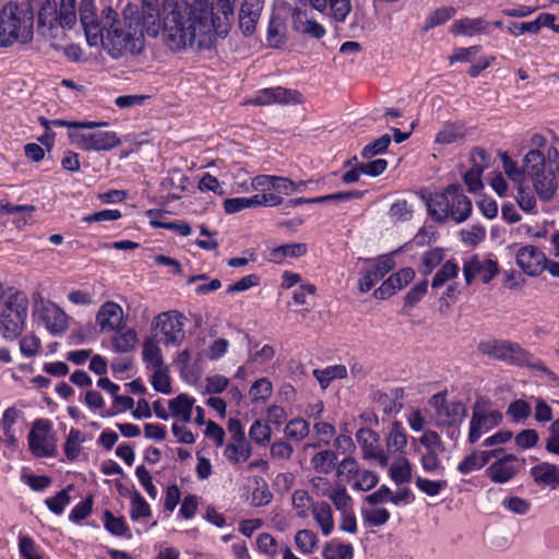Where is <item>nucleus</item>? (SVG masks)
Returning <instances> with one entry per match:
<instances>
[{"mask_svg":"<svg viewBox=\"0 0 559 559\" xmlns=\"http://www.w3.org/2000/svg\"><path fill=\"white\" fill-rule=\"evenodd\" d=\"M251 187L253 190L259 192L260 194H265V197L271 195L274 198V203H266L269 207H275L282 205L284 203L283 197L278 195L275 191L274 186V176L271 175H259L252 178Z\"/></svg>","mask_w":559,"mask_h":559,"instance_id":"obj_30","label":"nucleus"},{"mask_svg":"<svg viewBox=\"0 0 559 559\" xmlns=\"http://www.w3.org/2000/svg\"><path fill=\"white\" fill-rule=\"evenodd\" d=\"M462 270L466 285L477 281L488 284L499 273V265L495 257L476 253L464 259Z\"/></svg>","mask_w":559,"mask_h":559,"instance_id":"obj_8","label":"nucleus"},{"mask_svg":"<svg viewBox=\"0 0 559 559\" xmlns=\"http://www.w3.org/2000/svg\"><path fill=\"white\" fill-rule=\"evenodd\" d=\"M33 14L16 2L9 1L0 9V47L27 44L34 34Z\"/></svg>","mask_w":559,"mask_h":559,"instance_id":"obj_3","label":"nucleus"},{"mask_svg":"<svg viewBox=\"0 0 559 559\" xmlns=\"http://www.w3.org/2000/svg\"><path fill=\"white\" fill-rule=\"evenodd\" d=\"M531 405L524 400H515L507 408V415L515 423L527 419L531 415Z\"/></svg>","mask_w":559,"mask_h":559,"instance_id":"obj_57","label":"nucleus"},{"mask_svg":"<svg viewBox=\"0 0 559 559\" xmlns=\"http://www.w3.org/2000/svg\"><path fill=\"white\" fill-rule=\"evenodd\" d=\"M80 22L84 29L86 41L90 46H96L104 31L103 14L98 19L95 0H81L79 7Z\"/></svg>","mask_w":559,"mask_h":559,"instance_id":"obj_14","label":"nucleus"},{"mask_svg":"<svg viewBox=\"0 0 559 559\" xmlns=\"http://www.w3.org/2000/svg\"><path fill=\"white\" fill-rule=\"evenodd\" d=\"M429 405L435 409V425L442 427L451 424H462L467 415L466 405L459 400H447L444 392L433 394Z\"/></svg>","mask_w":559,"mask_h":559,"instance_id":"obj_9","label":"nucleus"},{"mask_svg":"<svg viewBox=\"0 0 559 559\" xmlns=\"http://www.w3.org/2000/svg\"><path fill=\"white\" fill-rule=\"evenodd\" d=\"M407 442V433L403 427V424L399 420H394L391 424L388 435L385 436L388 452L392 454L404 455Z\"/></svg>","mask_w":559,"mask_h":559,"instance_id":"obj_26","label":"nucleus"},{"mask_svg":"<svg viewBox=\"0 0 559 559\" xmlns=\"http://www.w3.org/2000/svg\"><path fill=\"white\" fill-rule=\"evenodd\" d=\"M361 518L370 526H382L389 521L390 512L385 508H364Z\"/></svg>","mask_w":559,"mask_h":559,"instance_id":"obj_54","label":"nucleus"},{"mask_svg":"<svg viewBox=\"0 0 559 559\" xmlns=\"http://www.w3.org/2000/svg\"><path fill=\"white\" fill-rule=\"evenodd\" d=\"M104 527L114 536L131 537L129 526L122 516H115L109 510L104 511Z\"/></svg>","mask_w":559,"mask_h":559,"instance_id":"obj_44","label":"nucleus"},{"mask_svg":"<svg viewBox=\"0 0 559 559\" xmlns=\"http://www.w3.org/2000/svg\"><path fill=\"white\" fill-rule=\"evenodd\" d=\"M151 383L153 388L163 394H169L171 392L170 378L168 374L167 367H162L152 370Z\"/></svg>","mask_w":559,"mask_h":559,"instance_id":"obj_56","label":"nucleus"},{"mask_svg":"<svg viewBox=\"0 0 559 559\" xmlns=\"http://www.w3.org/2000/svg\"><path fill=\"white\" fill-rule=\"evenodd\" d=\"M419 443L425 447L426 451H444L445 448L440 435L431 429H427L419 437Z\"/></svg>","mask_w":559,"mask_h":559,"instance_id":"obj_64","label":"nucleus"},{"mask_svg":"<svg viewBox=\"0 0 559 559\" xmlns=\"http://www.w3.org/2000/svg\"><path fill=\"white\" fill-rule=\"evenodd\" d=\"M314 503L310 495L304 489H297L292 495V504L298 518L306 519Z\"/></svg>","mask_w":559,"mask_h":559,"instance_id":"obj_45","label":"nucleus"},{"mask_svg":"<svg viewBox=\"0 0 559 559\" xmlns=\"http://www.w3.org/2000/svg\"><path fill=\"white\" fill-rule=\"evenodd\" d=\"M337 454L332 450H321L310 460L311 467L319 474L328 475L336 466Z\"/></svg>","mask_w":559,"mask_h":559,"instance_id":"obj_35","label":"nucleus"},{"mask_svg":"<svg viewBox=\"0 0 559 559\" xmlns=\"http://www.w3.org/2000/svg\"><path fill=\"white\" fill-rule=\"evenodd\" d=\"M73 489L72 485L67 486L64 489L56 493V496L45 500L47 508L55 514L60 515L63 513L66 507L70 503V491Z\"/></svg>","mask_w":559,"mask_h":559,"instance_id":"obj_49","label":"nucleus"},{"mask_svg":"<svg viewBox=\"0 0 559 559\" xmlns=\"http://www.w3.org/2000/svg\"><path fill=\"white\" fill-rule=\"evenodd\" d=\"M427 207L435 222L451 219L456 224L465 222L473 210L472 201L457 185H451L443 192L430 197Z\"/></svg>","mask_w":559,"mask_h":559,"instance_id":"obj_4","label":"nucleus"},{"mask_svg":"<svg viewBox=\"0 0 559 559\" xmlns=\"http://www.w3.org/2000/svg\"><path fill=\"white\" fill-rule=\"evenodd\" d=\"M36 311L50 334L61 335L67 331L68 316L58 305L40 299L36 301Z\"/></svg>","mask_w":559,"mask_h":559,"instance_id":"obj_16","label":"nucleus"},{"mask_svg":"<svg viewBox=\"0 0 559 559\" xmlns=\"http://www.w3.org/2000/svg\"><path fill=\"white\" fill-rule=\"evenodd\" d=\"M135 16H140L143 21L144 27L146 28V35L156 37L159 34L160 24L158 22V0H142V10Z\"/></svg>","mask_w":559,"mask_h":559,"instance_id":"obj_25","label":"nucleus"},{"mask_svg":"<svg viewBox=\"0 0 559 559\" xmlns=\"http://www.w3.org/2000/svg\"><path fill=\"white\" fill-rule=\"evenodd\" d=\"M389 475L392 481L397 485H404L412 481L413 464L405 455H400L389 467Z\"/></svg>","mask_w":559,"mask_h":559,"instance_id":"obj_31","label":"nucleus"},{"mask_svg":"<svg viewBox=\"0 0 559 559\" xmlns=\"http://www.w3.org/2000/svg\"><path fill=\"white\" fill-rule=\"evenodd\" d=\"M444 259V250L442 248H432L424 252L420 257L418 271L427 276L430 274Z\"/></svg>","mask_w":559,"mask_h":559,"instance_id":"obj_43","label":"nucleus"},{"mask_svg":"<svg viewBox=\"0 0 559 559\" xmlns=\"http://www.w3.org/2000/svg\"><path fill=\"white\" fill-rule=\"evenodd\" d=\"M546 163L544 154L538 150H531L523 158V179H533L546 170Z\"/></svg>","mask_w":559,"mask_h":559,"instance_id":"obj_32","label":"nucleus"},{"mask_svg":"<svg viewBox=\"0 0 559 559\" xmlns=\"http://www.w3.org/2000/svg\"><path fill=\"white\" fill-rule=\"evenodd\" d=\"M489 23L483 17L475 19H461L456 20L451 25V33L455 36H474L477 34L486 33Z\"/></svg>","mask_w":559,"mask_h":559,"instance_id":"obj_28","label":"nucleus"},{"mask_svg":"<svg viewBox=\"0 0 559 559\" xmlns=\"http://www.w3.org/2000/svg\"><path fill=\"white\" fill-rule=\"evenodd\" d=\"M322 556L324 559H353L354 548L350 544L332 542L324 547Z\"/></svg>","mask_w":559,"mask_h":559,"instance_id":"obj_47","label":"nucleus"},{"mask_svg":"<svg viewBox=\"0 0 559 559\" xmlns=\"http://www.w3.org/2000/svg\"><path fill=\"white\" fill-rule=\"evenodd\" d=\"M70 141L85 151H109L119 145L114 131L86 132L84 129L69 131Z\"/></svg>","mask_w":559,"mask_h":559,"instance_id":"obj_11","label":"nucleus"},{"mask_svg":"<svg viewBox=\"0 0 559 559\" xmlns=\"http://www.w3.org/2000/svg\"><path fill=\"white\" fill-rule=\"evenodd\" d=\"M195 399L181 393L168 401L170 417L181 423H190L194 408Z\"/></svg>","mask_w":559,"mask_h":559,"instance_id":"obj_24","label":"nucleus"},{"mask_svg":"<svg viewBox=\"0 0 559 559\" xmlns=\"http://www.w3.org/2000/svg\"><path fill=\"white\" fill-rule=\"evenodd\" d=\"M142 358L150 370L165 367L162 350L152 340L145 341L142 349Z\"/></svg>","mask_w":559,"mask_h":559,"instance_id":"obj_42","label":"nucleus"},{"mask_svg":"<svg viewBox=\"0 0 559 559\" xmlns=\"http://www.w3.org/2000/svg\"><path fill=\"white\" fill-rule=\"evenodd\" d=\"M84 442L83 433L79 429L72 428L67 437L64 443V454L69 461H74L79 457Z\"/></svg>","mask_w":559,"mask_h":559,"instance_id":"obj_46","label":"nucleus"},{"mask_svg":"<svg viewBox=\"0 0 559 559\" xmlns=\"http://www.w3.org/2000/svg\"><path fill=\"white\" fill-rule=\"evenodd\" d=\"M443 451H426L420 456L421 468L429 474L441 475L444 472V467L441 464L439 454Z\"/></svg>","mask_w":559,"mask_h":559,"instance_id":"obj_52","label":"nucleus"},{"mask_svg":"<svg viewBox=\"0 0 559 559\" xmlns=\"http://www.w3.org/2000/svg\"><path fill=\"white\" fill-rule=\"evenodd\" d=\"M416 487L429 497L438 496L442 489L447 487L445 480H432L421 476H417L415 479Z\"/></svg>","mask_w":559,"mask_h":559,"instance_id":"obj_59","label":"nucleus"},{"mask_svg":"<svg viewBox=\"0 0 559 559\" xmlns=\"http://www.w3.org/2000/svg\"><path fill=\"white\" fill-rule=\"evenodd\" d=\"M263 0H243L239 11V27L243 35L249 36L255 31L263 9Z\"/></svg>","mask_w":559,"mask_h":559,"instance_id":"obj_23","label":"nucleus"},{"mask_svg":"<svg viewBox=\"0 0 559 559\" xmlns=\"http://www.w3.org/2000/svg\"><path fill=\"white\" fill-rule=\"evenodd\" d=\"M251 452V445L246 439L230 440L224 450L226 459L231 463L246 462Z\"/></svg>","mask_w":559,"mask_h":559,"instance_id":"obj_33","label":"nucleus"},{"mask_svg":"<svg viewBox=\"0 0 559 559\" xmlns=\"http://www.w3.org/2000/svg\"><path fill=\"white\" fill-rule=\"evenodd\" d=\"M185 321L186 318L178 311L163 312L155 318V326L166 346H178L185 340Z\"/></svg>","mask_w":559,"mask_h":559,"instance_id":"obj_12","label":"nucleus"},{"mask_svg":"<svg viewBox=\"0 0 559 559\" xmlns=\"http://www.w3.org/2000/svg\"><path fill=\"white\" fill-rule=\"evenodd\" d=\"M19 552L21 559H49V556L40 550L35 540L25 534L19 535Z\"/></svg>","mask_w":559,"mask_h":559,"instance_id":"obj_40","label":"nucleus"},{"mask_svg":"<svg viewBox=\"0 0 559 559\" xmlns=\"http://www.w3.org/2000/svg\"><path fill=\"white\" fill-rule=\"evenodd\" d=\"M486 465L484 455L480 451H474L466 455L457 465V471L462 475H467L472 472L479 471Z\"/></svg>","mask_w":559,"mask_h":559,"instance_id":"obj_51","label":"nucleus"},{"mask_svg":"<svg viewBox=\"0 0 559 559\" xmlns=\"http://www.w3.org/2000/svg\"><path fill=\"white\" fill-rule=\"evenodd\" d=\"M124 313L122 307L115 301H106L97 311L96 323L102 332H114L122 328Z\"/></svg>","mask_w":559,"mask_h":559,"instance_id":"obj_22","label":"nucleus"},{"mask_svg":"<svg viewBox=\"0 0 559 559\" xmlns=\"http://www.w3.org/2000/svg\"><path fill=\"white\" fill-rule=\"evenodd\" d=\"M294 28L298 33L314 39H321L326 34L325 27L319 22L311 19L304 20L299 16L294 21Z\"/></svg>","mask_w":559,"mask_h":559,"instance_id":"obj_39","label":"nucleus"},{"mask_svg":"<svg viewBox=\"0 0 559 559\" xmlns=\"http://www.w3.org/2000/svg\"><path fill=\"white\" fill-rule=\"evenodd\" d=\"M312 373L321 389L324 390L333 380L346 378L347 368L344 365H333L324 369H314Z\"/></svg>","mask_w":559,"mask_h":559,"instance_id":"obj_37","label":"nucleus"},{"mask_svg":"<svg viewBox=\"0 0 559 559\" xmlns=\"http://www.w3.org/2000/svg\"><path fill=\"white\" fill-rule=\"evenodd\" d=\"M531 476L540 486L556 488L559 485V467L551 463H540L531 468Z\"/></svg>","mask_w":559,"mask_h":559,"instance_id":"obj_27","label":"nucleus"},{"mask_svg":"<svg viewBox=\"0 0 559 559\" xmlns=\"http://www.w3.org/2000/svg\"><path fill=\"white\" fill-rule=\"evenodd\" d=\"M104 31H102V43L107 53L119 59L126 56L140 57L145 48L146 28L140 16H133L131 8L123 11V20L111 7L103 9Z\"/></svg>","mask_w":559,"mask_h":559,"instance_id":"obj_2","label":"nucleus"},{"mask_svg":"<svg viewBox=\"0 0 559 559\" xmlns=\"http://www.w3.org/2000/svg\"><path fill=\"white\" fill-rule=\"evenodd\" d=\"M111 338L112 347L118 353H128L134 349L138 343V336L133 329H118Z\"/></svg>","mask_w":559,"mask_h":559,"instance_id":"obj_36","label":"nucleus"},{"mask_svg":"<svg viewBox=\"0 0 559 559\" xmlns=\"http://www.w3.org/2000/svg\"><path fill=\"white\" fill-rule=\"evenodd\" d=\"M28 298L15 292L4 300L0 314V333L7 340H15L22 333L27 318Z\"/></svg>","mask_w":559,"mask_h":559,"instance_id":"obj_7","label":"nucleus"},{"mask_svg":"<svg viewBox=\"0 0 559 559\" xmlns=\"http://www.w3.org/2000/svg\"><path fill=\"white\" fill-rule=\"evenodd\" d=\"M518 266L528 276H538L547 266V258L542 249L534 245H526L516 251Z\"/></svg>","mask_w":559,"mask_h":559,"instance_id":"obj_15","label":"nucleus"},{"mask_svg":"<svg viewBox=\"0 0 559 559\" xmlns=\"http://www.w3.org/2000/svg\"><path fill=\"white\" fill-rule=\"evenodd\" d=\"M395 266L392 254L380 255L372 267L366 269L358 281V289L368 293L374 284Z\"/></svg>","mask_w":559,"mask_h":559,"instance_id":"obj_20","label":"nucleus"},{"mask_svg":"<svg viewBox=\"0 0 559 559\" xmlns=\"http://www.w3.org/2000/svg\"><path fill=\"white\" fill-rule=\"evenodd\" d=\"M28 445L37 457H51L57 454V443L50 420L40 418L33 423L28 433Z\"/></svg>","mask_w":559,"mask_h":559,"instance_id":"obj_10","label":"nucleus"},{"mask_svg":"<svg viewBox=\"0 0 559 559\" xmlns=\"http://www.w3.org/2000/svg\"><path fill=\"white\" fill-rule=\"evenodd\" d=\"M309 424L305 419H292L285 427V433L289 439L300 441L309 435Z\"/></svg>","mask_w":559,"mask_h":559,"instance_id":"obj_58","label":"nucleus"},{"mask_svg":"<svg viewBox=\"0 0 559 559\" xmlns=\"http://www.w3.org/2000/svg\"><path fill=\"white\" fill-rule=\"evenodd\" d=\"M415 277L414 269L407 266L402 267L397 272L390 275L374 292L377 299L384 300L393 296L397 290L407 286Z\"/></svg>","mask_w":559,"mask_h":559,"instance_id":"obj_21","label":"nucleus"},{"mask_svg":"<svg viewBox=\"0 0 559 559\" xmlns=\"http://www.w3.org/2000/svg\"><path fill=\"white\" fill-rule=\"evenodd\" d=\"M318 543L317 534L311 530H300L295 535V544L302 554H311Z\"/></svg>","mask_w":559,"mask_h":559,"instance_id":"obj_53","label":"nucleus"},{"mask_svg":"<svg viewBox=\"0 0 559 559\" xmlns=\"http://www.w3.org/2000/svg\"><path fill=\"white\" fill-rule=\"evenodd\" d=\"M502 420V412L495 408L489 399L484 396L476 399L468 421L467 441L471 444L477 443L483 436L500 426Z\"/></svg>","mask_w":559,"mask_h":559,"instance_id":"obj_6","label":"nucleus"},{"mask_svg":"<svg viewBox=\"0 0 559 559\" xmlns=\"http://www.w3.org/2000/svg\"><path fill=\"white\" fill-rule=\"evenodd\" d=\"M160 16L162 39L176 52L201 48L209 33H226L229 25L209 0H164Z\"/></svg>","mask_w":559,"mask_h":559,"instance_id":"obj_1","label":"nucleus"},{"mask_svg":"<svg viewBox=\"0 0 559 559\" xmlns=\"http://www.w3.org/2000/svg\"><path fill=\"white\" fill-rule=\"evenodd\" d=\"M325 8L318 10L326 13L335 22H344L352 11L350 0H324Z\"/></svg>","mask_w":559,"mask_h":559,"instance_id":"obj_38","label":"nucleus"},{"mask_svg":"<svg viewBox=\"0 0 559 559\" xmlns=\"http://www.w3.org/2000/svg\"><path fill=\"white\" fill-rule=\"evenodd\" d=\"M329 499L341 513L353 510V498L349 496L346 487L343 485L335 486Z\"/></svg>","mask_w":559,"mask_h":559,"instance_id":"obj_50","label":"nucleus"},{"mask_svg":"<svg viewBox=\"0 0 559 559\" xmlns=\"http://www.w3.org/2000/svg\"><path fill=\"white\" fill-rule=\"evenodd\" d=\"M521 465L519 457L514 454H507L490 464L486 474L493 483L506 484L520 472Z\"/></svg>","mask_w":559,"mask_h":559,"instance_id":"obj_19","label":"nucleus"},{"mask_svg":"<svg viewBox=\"0 0 559 559\" xmlns=\"http://www.w3.org/2000/svg\"><path fill=\"white\" fill-rule=\"evenodd\" d=\"M460 271L459 264L453 260L445 261L440 270L436 273L431 281L433 288L441 287L445 282L457 276Z\"/></svg>","mask_w":559,"mask_h":559,"instance_id":"obj_48","label":"nucleus"},{"mask_svg":"<svg viewBox=\"0 0 559 559\" xmlns=\"http://www.w3.org/2000/svg\"><path fill=\"white\" fill-rule=\"evenodd\" d=\"M255 547L260 554L274 558L277 556L278 544L276 539L269 533H261L255 539Z\"/></svg>","mask_w":559,"mask_h":559,"instance_id":"obj_55","label":"nucleus"},{"mask_svg":"<svg viewBox=\"0 0 559 559\" xmlns=\"http://www.w3.org/2000/svg\"><path fill=\"white\" fill-rule=\"evenodd\" d=\"M302 100L304 97L297 90L276 86L260 90L252 98L251 103L258 106L272 104L297 105L301 104Z\"/></svg>","mask_w":559,"mask_h":559,"instance_id":"obj_18","label":"nucleus"},{"mask_svg":"<svg viewBox=\"0 0 559 559\" xmlns=\"http://www.w3.org/2000/svg\"><path fill=\"white\" fill-rule=\"evenodd\" d=\"M76 0H60L59 10L49 3L39 11V21L49 24L50 27L57 23L64 29H71L76 24Z\"/></svg>","mask_w":559,"mask_h":559,"instance_id":"obj_13","label":"nucleus"},{"mask_svg":"<svg viewBox=\"0 0 559 559\" xmlns=\"http://www.w3.org/2000/svg\"><path fill=\"white\" fill-rule=\"evenodd\" d=\"M465 136L463 126L456 123L444 124L436 134L435 142L442 145L461 141Z\"/></svg>","mask_w":559,"mask_h":559,"instance_id":"obj_41","label":"nucleus"},{"mask_svg":"<svg viewBox=\"0 0 559 559\" xmlns=\"http://www.w3.org/2000/svg\"><path fill=\"white\" fill-rule=\"evenodd\" d=\"M311 514L324 536L331 535L334 531V519L331 506L325 501L316 502L312 506Z\"/></svg>","mask_w":559,"mask_h":559,"instance_id":"obj_29","label":"nucleus"},{"mask_svg":"<svg viewBox=\"0 0 559 559\" xmlns=\"http://www.w3.org/2000/svg\"><path fill=\"white\" fill-rule=\"evenodd\" d=\"M532 182L536 193L544 201L550 200L557 190V180L551 171L534 177Z\"/></svg>","mask_w":559,"mask_h":559,"instance_id":"obj_34","label":"nucleus"},{"mask_svg":"<svg viewBox=\"0 0 559 559\" xmlns=\"http://www.w3.org/2000/svg\"><path fill=\"white\" fill-rule=\"evenodd\" d=\"M390 143L391 136L389 134H383L373 142L367 144L361 151V156L367 159L372 158L373 156L385 152Z\"/></svg>","mask_w":559,"mask_h":559,"instance_id":"obj_61","label":"nucleus"},{"mask_svg":"<svg viewBox=\"0 0 559 559\" xmlns=\"http://www.w3.org/2000/svg\"><path fill=\"white\" fill-rule=\"evenodd\" d=\"M478 352L491 359L504 361L519 367H527L544 373H551L545 364L535 358L520 344L509 340L489 338L483 340L477 345Z\"/></svg>","mask_w":559,"mask_h":559,"instance_id":"obj_5","label":"nucleus"},{"mask_svg":"<svg viewBox=\"0 0 559 559\" xmlns=\"http://www.w3.org/2000/svg\"><path fill=\"white\" fill-rule=\"evenodd\" d=\"M355 437L361 448L364 459L374 460L381 467L389 465V455L379 444L380 436L378 432L369 428H360Z\"/></svg>","mask_w":559,"mask_h":559,"instance_id":"obj_17","label":"nucleus"},{"mask_svg":"<svg viewBox=\"0 0 559 559\" xmlns=\"http://www.w3.org/2000/svg\"><path fill=\"white\" fill-rule=\"evenodd\" d=\"M271 428L269 425L263 424L261 420L257 419L253 421L249 429V437L258 444H265L271 439Z\"/></svg>","mask_w":559,"mask_h":559,"instance_id":"obj_63","label":"nucleus"},{"mask_svg":"<svg viewBox=\"0 0 559 559\" xmlns=\"http://www.w3.org/2000/svg\"><path fill=\"white\" fill-rule=\"evenodd\" d=\"M379 476L370 471H359V474L355 477L353 488L361 491H368L377 486Z\"/></svg>","mask_w":559,"mask_h":559,"instance_id":"obj_62","label":"nucleus"},{"mask_svg":"<svg viewBox=\"0 0 559 559\" xmlns=\"http://www.w3.org/2000/svg\"><path fill=\"white\" fill-rule=\"evenodd\" d=\"M273 391L272 383L266 378H260L254 381L250 388V395L253 402L267 400Z\"/></svg>","mask_w":559,"mask_h":559,"instance_id":"obj_60","label":"nucleus"}]
</instances>
